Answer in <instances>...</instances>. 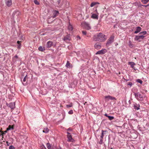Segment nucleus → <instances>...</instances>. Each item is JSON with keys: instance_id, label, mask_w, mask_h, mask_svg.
Masks as SVG:
<instances>
[{"instance_id": "f257e3e1", "label": "nucleus", "mask_w": 149, "mask_h": 149, "mask_svg": "<svg viewBox=\"0 0 149 149\" xmlns=\"http://www.w3.org/2000/svg\"><path fill=\"white\" fill-rule=\"evenodd\" d=\"M107 39V38L106 36L101 33H97L94 35L92 38L93 41L100 42L104 41Z\"/></svg>"}, {"instance_id": "f03ea898", "label": "nucleus", "mask_w": 149, "mask_h": 149, "mask_svg": "<svg viewBox=\"0 0 149 149\" xmlns=\"http://www.w3.org/2000/svg\"><path fill=\"white\" fill-rule=\"evenodd\" d=\"M135 97L139 100L142 101L145 98V96L139 93H134Z\"/></svg>"}, {"instance_id": "7ed1b4c3", "label": "nucleus", "mask_w": 149, "mask_h": 149, "mask_svg": "<svg viewBox=\"0 0 149 149\" xmlns=\"http://www.w3.org/2000/svg\"><path fill=\"white\" fill-rule=\"evenodd\" d=\"M114 37L115 36L114 34H112L111 36L107 42L106 46H109L111 43L113 42Z\"/></svg>"}, {"instance_id": "20e7f679", "label": "nucleus", "mask_w": 149, "mask_h": 149, "mask_svg": "<svg viewBox=\"0 0 149 149\" xmlns=\"http://www.w3.org/2000/svg\"><path fill=\"white\" fill-rule=\"evenodd\" d=\"M144 37L145 36L143 35L136 36L134 38V40L141 42L144 39Z\"/></svg>"}, {"instance_id": "39448f33", "label": "nucleus", "mask_w": 149, "mask_h": 149, "mask_svg": "<svg viewBox=\"0 0 149 149\" xmlns=\"http://www.w3.org/2000/svg\"><path fill=\"white\" fill-rule=\"evenodd\" d=\"M104 98L105 99V101H109V100H116V99L115 97L111 96L110 95H107L106 96H104Z\"/></svg>"}, {"instance_id": "423d86ee", "label": "nucleus", "mask_w": 149, "mask_h": 149, "mask_svg": "<svg viewBox=\"0 0 149 149\" xmlns=\"http://www.w3.org/2000/svg\"><path fill=\"white\" fill-rule=\"evenodd\" d=\"M67 134H68L67 135V138H68V139L67 140L68 141V142H74V140L72 139V136L70 134V133L69 132H67Z\"/></svg>"}, {"instance_id": "0eeeda50", "label": "nucleus", "mask_w": 149, "mask_h": 149, "mask_svg": "<svg viewBox=\"0 0 149 149\" xmlns=\"http://www.w3.org/2000/svg\"><path fill=\"white\" fill-rule=\"evenodd\" d=\"M106 52L107 50L105 49H102L97 51L96 53V54H104Z\"/></svg>"}, {"instance_id": "6e6552de", "label": "nucleus", "mask_w": 149, "mask_h": 149, "mask_svg": "<svg viewBox=\"0 0 149 149\" xmlns=\"http://www.w3.org/2000/svg\"><path fill=\"white\" fill-rule=\"evenodd\" d=\"M70 34H69L67 35L64 37V38L63 39V40L66 42L67 41L70 40Z\"/></svg>"}, {"instance_id": "1a4fd4ad", "label": "nucleus", "mask_w": 149, "mask_h": 149, "mask_svg": "<svg viewBox=\"0 0 149 149\" xmlns=\"http://www.w3.org/2000/svg\"><path fill=\"white\" fill-rule=\"evenodd\" d=\"M5 3L7 6H10L12 4V0H5Z\"/></svg>"}, {"instance_id": "9d476101", "label": "nucleus", "mask_w": 149, "mask_h": 149, "mask_svg": "<svg viewBox=\"0 0 149 149\" xmlns=\"http://www.w3.org/2000/svg\"><path fill=\"white\" fill-rule=\"evenodd\" d=\"M98 14L97 13V14H92L91 16V17L93 19H97L98 18Z\"/></svg>"}, {"instance_id": "9b49d317", "label": "nucleus", "mask_w": 149, "mask_h": 149, "mask_svg": "<svg viewBox=\"0 0 149 149\" xmlns=\"http://www.w3.org/2000/svg\"><path fill=\"white\" fill-rule=\"evenodd\" d=\"M107 133V132L106 130H102L101 135L100 136V137L102 139H103L104 136V135H105Z\"/></svg>"}, {"instance_id": "f8f14e48", "label": "nucleus", "mask_w": 149, "mask_h": 149, "mask_svg": "<svg viewBox=\"0 0 149 149\" xmlns=\"http://www.w3.org/2000/svg\"><path fill=\"white\" fill-rule=\"evenodd\" d=\"M94 47L95 49H99L101 48V45L100 43H97L95 44Z\"/></svg>"}, {"instance_id": "ddd939ff", "label": "nucleus", "mask_w": 149, "mask_h": 149, "mask_svg": "<svg viewBox=\"0 0 149 149\" xmlns=\"http://www.w3.org/2000/svg\"><path fill=\"white\" fill-rule=\"evenodd\" d=\"M53 18L58 15L59 14V13L58 11L54 10L53 11Z\"/></svg>"}, {"instance_id": "4468645a", "label": "nucleus", "mask_w": 149, "mask_h": 149, "mask_svg": "<svg viewBox=\"0 0 149 149\" xmlns=\"http://www.w3.org/2000/svg\"><path fill=\"white\" fill-rule=\"evenodd\" d=\"M9 106L12 109H13L15 108V102H12L9 104Z\"/></svg>"}, {"instance_id": "2eb2a0df", "label": "nucleus", "mask_w": 149, "mask_h": 149, "mask_svg": "<svg viewBox=\"0 0 149 149\" xmlns=\"http://www.w3.org/2000/svg\"><path fill=\"white\" fill-rule=\"evenodd\" d=\"M85 28L87 30H90L91 29V26L90 25L87 23H85Z\"/></svg>"}, {"instance_id": "dca6fc26", "label": "nucleus", "mask_w": 149, "mask_h": 149, "mask_svg": "<svg viewBox=\"0 0 149 149\" xmlns=\"http://www.w3.org/2000/svg\"><path fill=\"white\" fill-rule=\"evenodd\" d=\"M141 28L140 26H137L136 27V31L134 32V33L135 34L139 32L141 30Z\"/></svg>"}, {"instance_id": "f3484780", "label": "nucleus", "mask_w": 149, "mask_h": 149, "mask_svg": "<svg viewBox=\"0 0 149 149\" xmlns=\"http://www.w3.org/2000/svg\"><path fill=\"white\" fill-rule=\"evenodd\" d=\"M128 65H130L131 67L133 68V69H135L134 68V65L135 64L134 63L132 62H128Z\"/></svg>"}, {"instance_id": "a211bd4d", "label": "nucleus", "mask_w": 149, "mask_h": 149, "mask_svg": "<svg viewBox=\"0 0 149 149\" xmlns=\"http://www.w3.org/2000/svg\"><path fill=\"white\" fill-rule=\"evenodd\" d=\"M53 43L52 42L49 41L47 42V48L51 47L53 45Z\"/></svg>"}, {"instance_id": "6ab92c4d", "label": "nucleus", "mask_w": 149, "mask_h": 149, "mask_svg": "<svg viewBox=\"0 0 149 149\" xmlns=\"http://www.w3.org/2000/svg\"><path fill=\"white\" fill-rule=\"evenodd\" d=\"M47 148L48 149H54L53 147L51 146L50 143H47Z\"/></svg>"}, {"instance_id": "aec40b11", "label": "nucleus", "mask_w": 149, "mask_h": 149, "mask_svg": "<svg viewBox=\"0 0 149 149\" xmlns=\"http://www.w3.org/2000/svg\"><path fill=\"white\" fill-rule=\"evenodd\" d=\"M14 129V127L13 125H12V126H11L10 125H9L8 126V128H7V130L8 131L10 130H13Z\"/></svg>"}, {"instance_id": "412c9836", "label": "nucleus", "mask_w": 149, "mask_h": 149, "mask_svg": "<svg viewBox=\"0 0 149 149\" xmlns=\"http://www.w3.org/2000/svg\"><path fill=\"white\" fill-rule=\"evenodd\" d=\"M97 4H99V3L97 2H93L91 3V7H93Z\"/></svg>"}, {"instance_id": "4be33fe9", "label": "nucleus", "mask_w": 149, "mask_h": 149, "mask_svg": "<svg viewBox=\"0 0 149 149\" xmlns=\"http://www.w3.org/2000/svg\"><path fill=\"white\" fill-rule=\"evenodd\" d=\"M68 29L70 31H72L73 30V27L70 24H69L68 26Z\"/></svg>"}, {"instance_id": "5701e85b", "label": "nucleus", "mask_w": 149, "mask_h": 149, "mask_svg": "<svg viewBox=\"0 0 149 149\" xmlns=\"http://www.w3.org/2000/svg\"><path fill=\"white\" fill-rule=\"evenodd\" d=\"M66 66L67 68H70L72 66L71 65L70 63H69V62L68 61L67 62L66 65Z\"/></svg>"}, {"instance_id": "b1692460", "label": "nucleus", "mask_w": 149, "mask_h": 149, "mask_svg": "<svg viewBox=\"0 0 149 149\" xmlns=\"http://www.w3.org/2000/svg\"><path fill=\"white\" fill-rule=\"evenodd\" d=\"M128 45L131 48L133 47L134 45L132 43L130 40H129L128 42Z\"/></svg>"}, {"instance_id": "393cba45", "label": "nucleus", "mask_w": 149, "mask_h": 149, "mask_svg": "<svg viewBox=\"0 0 149 149\" xmlns=\"http://www.w3.org/2000/svg\"><path fill=\"white\" fill-rule=\"evenodd\" d=\"M38 50L40 51L43 52L45 50V48L42 47L41 46H40L39 47Z\"/></svg>"}, {"instance_id": "a878e982", "label": "nucleus", "mask_w": 149, "mask_h": 149, "mask_svg": "<svg viewBox=\"0 0 149 149\" xmlns=\"http://www.w3.org/2000/svg\"><path fill=\"white\" fill-rule=\"evenodd\" d=\"M7 130H6L4 131V132H3V131L1 132V133L0 134L1 136H3L4 134H5V133H6L7 132Z\"/></svg>"}, {"instance_id": "bb28decb", "label": "nucleus", "mask_w": 149, "mask_h": 149, "mask_svg": "<svg viewBox=\"0 0 149 149\" xmlns=\"http://www.w3.org/2000/svg\"><path fill=\"white\" fill-rule=\"evenodd\" d=\"M136 81L139 83H140L141 84H142L143 81L140 79H137L136 80Z\"/></svg>"}, {"instance_id": "cd10ccee", "label": "nucleus", "mask_w": 149, "mask_h": 149, "mask_svg": "<svg viewBox=\"0 0 149 149\" xmlns=\"http://www.w3.org/2000/svg\"><path fill=\"white\" fill-rule=\"evenodd\" d=\"M148 0H141V1L144 4L146 3L148 1Z\"/></svg>"}, {"instance_id": "c85d7f7f", "label": "nucleus", "mask_w": 149, "mask_h": 149, "mask_svg": "<svg viewBox=\"0 0 149 149\" xmlns=\"http://www.w3.org/2000/svg\"><path fill=\"white\" fill-rule=\"evenodd\" d=\"M147 33V32L146 31H142L139 33V34L145 35Z\"/></svg>"}, {"instance_id": "c756f323", "label": "nucleus", "mask_w": 149, "mask_h": 149, "mask_svg": "<svg viewBox=\"0 0 149 149\" xmlns=\"http://www.w3.org/2000/svg\"><path fill=\"white\" fill-rule=\"evenodd\" d=\"M108 118L109 120H112L114 119V117L112 116H108Z\"/></svg>"}, {"instance_id": "7c9ffc66", "label": "nucleus", "mask_w": 149, "mask_h": 149, "mask_svg": "<svg viewBox=\"0 0 149 149\" xmlns=\"http://www.w3.org/2000/svg\"><path fill=\"white\" fill-rule=\"evenodd\" d=\"M134 109H136L137 110H139V105L138 107L136 106L135 105H134Z\"/></svg>"}, {"instance_id": "2f4dec72", "label": "nucleus", "mask_w": 149, "mask_h": 149, "mask_svg": "<svg viewBox=\"0 0 149 149\" xmlns=\"http://www.w3.org/2000/svg\"><path fill=\"white\" fill-rule=\"evenodd\" d=\"M34 2L36 5H38L39 4V2L37 1V0H34Z\"/></svg>"}, {"instance_id": "473e14b6", "label": "nucleus", "mask_w": 149, "mask_h": 149, "mask_svg": "<svg viewBox=\"0 0 149 149\" xmlns=\"http://www.w3.org/2000/svg\"><path fill=\"white\" fill-rule=\"evenodd\" d=\"M72 104H68V105H66V107L67 108H70V107H72Z\"/></svg>"}, {"instance_id": "72a5a7b5", "label": "nucleus", "mask_w": 149, "mask_h": 149, "mask_svg": "<svg viewBox=\"0 0 149 149\" xmlns=\"http://www.w3.org/2000/svg\"><path fill=\"white\" fill-rule=\"evenodd\" d=\"M73 113V111L72 110H70L68 112V114H72Z\"/></svg>"}, {"instance_id": "f704fd0d", "label": "nucleus", "mask_w": 149, "mask_h": 149, "mask_svg": "<svg viewBox=\"0 0 149 149\" xmlns=\"http://www.w3.org/2000/svg\"><path fill=\"white\" fill-rule=\"evenodd\" d=\"M28 78V77L26 75L25 77L23 79V82H25L26 81V79H27Z\"/></svg>"}, {"instance_id": "c9c22d12", "label": "nucleus", "mask_w": 149, "mask_h": 149, "mask_svg": "<svg viewBox=\"0 0 149 149\" xmlns=\"http://www.w3.org/2000/svg\"><path fill=\"white\" fill-rule=\"evenodd\" d=\"M40 149H46L45 147L43 145L41 146L40 147Z\"/></svg>"}, {"instance_id": "e433bc0d", "label": "nucleus", "mask_w": 149, "mask_h": 149, "mask_svg": "<svg viewBox=\"0 0 149 149\" xmlns=\"http://www.w3.org/2000/svg\"><path fill=\"white\" fill-rule=\"evenodd\" d=\"M82 33L83 35H86L87 32L86 31H82Z\"/></svg>"}, {"instance_id": "4c0bfd02", "label": "nucleus", "mask_w": 149, "mask_h": 149, "mask_svg": "<svg viewBox=\"0 0 149 149\" xmlns=\"http://www.w3.org/2000/svg\"><path fill=\"white\" fill-rule=\"evenodd\" d=\"M103 139H102V138H101V139H100V141L99 142V143L100 144H102L103 143Z\"/></svg>"}, {"instance_id": "58836bf2", "label": "nucleus", "mask_w": 149, "mask_h": 149, "mask_svg": "<svg viewBox=\"0 0 149 149\" xmlns=\"http://www.w3.org/2000/svg\"><path fill=\"white\" fill-rule=\"evenodd\" d=\"M14 147L13 146H11L9 147V149H14Z\"/></svg>"}, {"instance_id": "ea45409f", "label": "nucleus", "mask_w": 149, "mask_h": 149, "mask_svg": "<svg viewBox=\"0 0 149 149\" xmlns=\"http://www.w3.org/2000/svg\"><path fill=\"white\" fill-rule=\"evenodd\" d=\"M127 85L130 86H131L132 85V83L131 82H128V83L127 84Z\"/></svg>"}, {"instance_id": "a19ab883", "label": "nucleus", "mask_w": 149, "mask_h": 149, "mask_svg": "<svg viewBox=\"0 0 149 149\" xmlns=\"http://www.w3.org/2000/svg\"><path fill=\"white\" fill-rule=\"evenodd\" d=\"M6 143L7 145V146H9L10 145V143L8 142V141H7L6 142Z\"/></svg>"}, {"instance_id": "79ce46f5", "label": "nucleus", "mask_w": 149, "mask_h": 149, "mask_svg": "<svg viewBox=\"0 0 149 149\" xmlns=\"http://www.w3.org/2000/svg\"><path fill=\"white\" fill-rule=\"evenodd\" d=\"M21 42V41H18L17 42V43L19 45L21 44L20 42Z\"/></svg>"}, {"instance_id": "37998d69", "label": "nucleus", "mask_w": 149, "mask_h": 149, "mask_svg": "<svg viewBox=\"0 0 149 149\" xmlns=\"http://www.w3.org/2000/svg\"><path fill=\"white\" fill-rule=\"evenodd\" d=\"M21 47V44L19 45H18L17 48L18 49H20Z\"/></svg>"}, {"instance_id": "c03bdc74", "label": "nucleus", "mask_w": 149, "mask_h": 149, "mask_svg": "<svg viewBox=\"0 0 149 149\" xmlns=\"http://www.w3.org/2000/svg\"><path fill=\"white\" fill-rule=\"evenodd\" d=\"M77 40H80V37L79 36H77Z\"/></svg>"}, {"instance_id": "a18cd8bd", "label": "nucleus", "mask_w": 149, "mask_h": 149, "mask_svg": "<svg viewBox=\"0 0 149 149\" xmlns=\"http://www.w3.org/2000/svg\"><path fill=\"white\" fill-rule=\"evenodd\" d=\"M67 130H72V129L70 128H69L67 129Z\"/></svg>"}, {"instance_id": "49530a36", "label": "nucleus", "mask_w": 149, "mask_h": 149, "mask_svg": "<svg viewBox=\"0 0 149 149\" xmlns=\"http://www.w3.org/2000/svg\"><path fill=\"white\" fill-rule=\"evenodd\" d=\"M104 115H105V116H106L107 117H108V116H108V115H107V114H105Z\"/></svg>"}, {"instance_id": "de8ad7c7", "label": "nucleus", "mask_w": 149, "mask_h": 149, "mask_svg": "<svg viewBox=\"0 0 149 149\" xmlns=\"http://www.w3.org/2000/svg\"><path fill=\"white\" fill-rule=\"evenodd\" d=\"M118 45V43H115V46H117Z\"/></svg>"}, {"instance_id": "09e8293b", "label": "nucleus", "mask_w": 149, "mask_h": 149, "mask_svg": "<svg viewBox=\"0 0 149 149\" xmlns=\"http://www.w3.org/2000/svg\"><path fill=\"white\" fill-rule=\"evenodd\" d=\"M60 0H59L58 2V4H59V3H60Z\"/></svg>"}, {"instance_id": "8fccbe9b", "label": "nucleus", "mask_w": 149, "mask_h": 149, "mask_svg": "<svg viewBox=\"0 0 149 149\" xmlns=\"http://www.w3.org/2000/svg\"><path fill=\"white\" fill-rule=\"evenodd\" d=\"M15 57H16V58H17V57H18L17 56V55H16V56H15Z\"/></svg>"}, {"instance_id": "3c124183", "label": "nucleus", "mask_w": 149, "mask_h": 149, "mask_svg": "<svg viewBox=\"0 0 149 149\" xmlns=\"http://www.w3.org/2000/svg\"><path fill=\"white\" fill-rule=\"evenodd\" d=\"M17 13V12H14V13H14H14Z\"/></svg>"}, {"instance_id": "603ef678", "label": "nucleus", "mask_w": 149, "mask_h": 149, "mask_svg": "<svg viewBox=\"0 0 149 149\" xmlns=\"http://www.w3.org/2000/svg\"><path fill=\"white\" fill-rule=\"evenodd\" d=\"M48 130H49L48 129V128H47V132H48Z\"/></svg>"}, {"instance_id": "864d4df0", "label": "nucleus", "mask_w": 149, "mask_h": 149, "mask_svg": "<svg viewBox=\"0 0 149 149\" xmlns=\"http://www.w3.org/2000/svg\"><path fill=\"white\" fill-rule=\"evenodd\" d=\"M86 103V102H85V103L84 104V105H85Z\"/></svg>"}, {"instance_id": "5fc2aeb1", "label": "nucleus", "mask_w": 149, "mask_h": 149, "mask_svg": "<svg viewBox=\"0 0 149 149\" xmlns=\"http://www.w3.org/2000/svg\"><path fill=\"white\" fill-rule=\"evenodd\" d=\"M79 0L81 2L83 0Z\"/></svg>"}, {"instance_id": "6e6d98bb", "label": "nucleus", "mask_w": 149, "mask_h": 149, "mask_svg": "<svg viewBox=\"0 0 149 149\" xmlns=\"http://www.w3.org/2000/svg\"><path fill=\"white\" fill-rule=\"evenodd\" d=\"M1 132H2V131H1V130H0V133Z\"/></svg>"}, {"instance_id": "4d7b16f0", "label": "nucleus", "mask_w": 149, "mask_h": 149, "mask_svg": "<svg viewBox=\"0 0 149 149\" xmlns=\"http://www.w3.org/2000/svg\"><path fill=\"white\" fill-rule=\"evenodd\" d=\"M43 132H45V131L44 130H43Z\"/></svg>"}, {"instance_id": "13d9d810", "label": "nucleus", "mask_w": 149, "mask_h": 149, "mask_svg": "<svg viewBox=\"0 0 149 149\" xmlns=\"http://www.w3.org/2000/svg\"><path fill=\"white\" fill-rule=\"evenodd\" d=\"M145 6V7H146L147 6Z\"/></svg>"}, {"instance_id": "bf43d9fd", "label": "nucleus", "mask_w": 149, "mask_h": 149, "mask_svg": "<svg viewBox=\"0 0 149 149\" xmlns=\"http://www.w3.org/2000/svg\"><path fill=\"white\" fill-rule=\"evenodd\" d=\"M61 149V148H60V149Z\"/></svg>"}, {"instance_id": "052dcab7", "label": "nucleus", "mask_w": 149, "mask_h": 149, "mask_svg": "<svg viewBox=\"0 0 149 149\" xmlns=\"http://www.w3.org/2000/svg\"><path fill=\"white\" fill-rule=\"evenodd\" d=\"M111 149H112V148H111Z\"/></svg>"}]
</instances>
